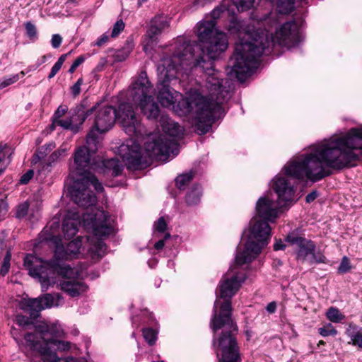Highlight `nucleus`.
Here are the masks:
<instances>
[{
	"label": "nucleus",
	"instance_id": "obj_1",
	"mask_svg": "<svg viewBox=\"0 0 362 362\" xmlns=\"http://www.w3.org/2000/svg\"><path fill=\"white\" fill-rule=\"evenodd\" d=\"M301 41L298 23L295 21L284 23L275 35L267 30H256L248 32L236 43L235 51L229 60L231 70L239 81L251 76L259 64V58L262 54H269L277 45L280 47H291Z\"/></svg>",
	"mask_w": 362,
	"mask_h": 362
},
{
	"label": "nucleus",
	"instance_id": "obj_2",
	"mask_svg": "<svg viewBox=\"0 0 362 362\" xmlns=\"http://www.w3.org/2000/svg\"><path fill=\"white\" fill-rule=\"evenodd\" d=\"M152 88L146 72L141 71L138 78L132 84L130 97L148 119L160 122L165 133L148 138L144 143L146 153L151 158L166 161L170 153L174 155L177 153H175L178 144L174 138L180 136L182 129L177 123L161 113L158 104L151 95Z\"/></svg>",
	"mask_w": 362,
	"mask_h": 362
},
{
	"label": "nucleus",
	"instance_id": "obj_3",
	"mask_svg": "<svg viewBox=\"0 0 362 362\" xmlns=\"http://www.w3.org/2000/svg\"><path fill=\"white\" fill-rule=\"evenodd\" d=\"M362 151V127L351 128L345 135L332 139L317 146V153L308 158L300 168H308V177L317 182L330 176L333 170L352 167L359 160L354 150Z\"/></svg>",
	"mask_w": 362,
	"mask_h": 362
},
{
	"label": "nucleus",
	"instance_id": "obj_4",
	"mask_svg": "<svg viewBox=\"0 0 362 362\" xmlns=\"http://www.w3.org/2000/svg\"><path fill=\"white\" fill-rule=\"evenodd\" d=\"M197 37L199 42L178 37L172 54L186 66V70L192 71L193 67L210 70L212 62L228 48L227 35L214 28L213 21H202L197 26Z\"/></svg>",
	"mask_w": 362,
	"mask_h": 362
},
{
	"label": "nucleus",
	"instance_id": "obj_5",
	"mask_svg": "<svg viewBox=\"0 0 362 362\" xmlns=\"http://www.w3.org/2000/svg\"><path fill=\"white\" fill-rule=\"evenodd\" d=\"M24 267L30 276L40 282L42 291L55 284L59 277L62 279L59 282L60 289L72 298L79 296L88 288L84 282L73 279L75 275L73 268L56 260L44 261L28 254L24 257Z\"/></svg>",
	"mask_w": 362,
	"mask_h": 362
},
{
	"label": "nucleus",
	"instance_id": "obj_6",
	"mask_svg": "<svg viewBox=\"0 0 362 362\" xmlns=\"http://www.w3.org/2000/svg\"><path fill=\"white\" fill-rule=\"evenodd\" d=\"M200 69L206 75V86L209 91V97H202L195 103L197 122L195 130L199 134H205L209 132L212 124L225 115L222 103L228 99L229 92L223 86V79L219 77V72L214 69V62L210 70L202 67Z\"/></svg>",
	"mask_w": 362,
	"mask_h": 362
},
{
	"label": "nucleus",
	"instance_id": "obj_7",
	"mask_svg": "<svg viewBox=\"0 0 362 362\" xmlns=\"http://www.w3.org/2000/svg\"><path fill=\"white\" fill-rule=\"evenodd\" d=\"M219 300L214 302L210 327L213 331V346L221 351L219 362H241L240 348L237 341L238 328L232 319V306L229 301L220 305Z\"/></svg>",
	"mask_w": 362,
	"mask_h": 362
},
{
	"label": "nucleus",
	"instance_id": "obj_8",
	"mask_svg": "<svg viewBox=\"0 0 362 362\" xmlns=\"http://www.w3.org/2000/svg\"><path fill=\"white\" fill-rule=\"evenodd\" d=\"M96 105L98 107L93 111L95 112L93 124L89 132L94 131L97 136L98 133H105L113 127L116 119H119L128 135L138 137L142 134V127L132 104L122 103L119 104L118 110L112 105L101 106L100 103L94 105Z\"/></svg>",
	"mask_w": 362,
	"mask_h": 362
},
{
	"label": "nucleus",
	"instance_id": "obj_9",
	"mask_svg": "<svg viewBox=\"0 0 362 362\" xmlns=\"http://www.w3.org/2000/svg\"><path fill=\"white\" fill-rule=\"evenodd\" d=\"M185 67L181 61L175 59V56L173 54L163 57L158 64L157 98L163 107H168L175 103V95L177 92L170 86V83L173 80L177 79L180 72L182 71L186 74L191 72L190 70H186Z\"/></svg>",
	"mask_w": 362,
	"mask_h": 362
},
{
	"label": "nucleus",
	"instance_id": "obj_10",
	"mask_svg": "<svg viewBox=\"0 0 362 362\" xmlns=\"http://www.w3.org/2000/svg\"><path fill=\"white\" fill-rule=\"evenodd\" d=\"M317 153V147L315 151L310 153L304 158L293 160L284 166L286 175H277L274 179L273 189L278 197L279 205L284 206L286 204L291 203L294 199L295 189L294 185L291 182L290 178L303 179L306 177L308 180L314 182L311 179L308 177V168H305V170L300 172L301 170L300 167L306 162L307 159L312 155Z\"/></svg>",
	"mask_w": 362,
	"mask_h": 362
},
{
	"label": "nucleus",
	"instance_id": "obj_11",
	"mask_svg": "<svg viewBox=\"0 0 362 362\" xmlns=\"http://www.w3.org/2000/svg\"><path fill=\"white\" fill-rule=\"evenodd\" d=\"M49 326L47 324L39 325L36 330L40 334L42 341L37 334L27 333L25 335L26 346L30 350L37 352L43 362H60L56 351H66L70 349V343L56 339H49Z\"/></svg>",
	"mask_w": 362,
	"mask_h": 362
},
{
	"label": "nucleus",
	"instance_id": "obj_12",
	"mask_svg": "<svg viewBox=\"0 0 362 362\" xmlns=\"http://www.w3.org/2000/svg\"><path fill=\"white\" fill-rule=\"evenodd\" d=\"M269 221L253 218L250 221V230L247 241L243 252H238L235 262L243 265L251 262L261 252L271 237V227Z\"/></svg>",
	"mask_w": 362,
	"mask_h": 362
},
{
	"label": "nucleus",
	"instance_id": "obj_13",
	"mask_svg": "<svg viewBox=\"0 0 362 362\" xmlns=\"http://www.w3.org/2000/svg\"><path fill=\"white\" fill-rule=\"evenodd\" d=\"M84 226L91 228L93 235L97 237L91 244L90 250L98 257H102L106 250V245L102 238L107 237L114 232V228L110 223V216L104 210L95 211L83 214Z\"/></svg>",
	"mask_w": 362,
	"mask_h": 362
},
{
	"label": "nucleus",
	"instance_id": "obj_14",
	"mask_svg": "<svg viewBox=\"0 0 362 362\" xmlns=\"http://www.w3.org/2000/svg\"><path fill=\"white\" fill-rule=\"evenodd\" d=\"M98 146V136L94 131L88 132L86 146L81 147L75 152L74 164L69 168V177L71 180H77L90 173V156L97 152Z\"/></svg>",
	"mask_w": 362,
	"mask_h": 362
},
{
	"label": "nucleus",
	"instance_id": "obj_15",
	"mask_svg": "<svg viewBox=\"0 0 362 362\" xmlns=\"http://www.w3.org/2000/svg\"><path fill=\"white\" fill-rule=\"evenodd\" d=\"M97 107V105L90 106L88 98H85L69 110L70 116L68 118L62 119L55 122V124L62 127L64 129L70 130L74 134H76L81 129L82 124L93 114V111Z\"/></svg>",
	"mask_w": 362,
	"mask_h": 362
},
{
	"label": "nucleus",
	"instance_id": "obj_16",
	"mask_svg": "<svg viewBox=\"0 0 362 362\" xmlns=\"http://www.w3.org/2000/svg\"><path fill=\"white\" fill-rule=\"evenodd\" d=\"M47 227H45L43 230V234H42L41 238L42 240L52 241L58 239L59 241H55L56 248L54 251V257L56 261L59 262V259H69L74 257L80 250L82 245V238L77 237L74 240L70 241L66 247L62 244L59 243L61 240L57 236L54 235L52 233L47 232Z\"/></svg>",
	"mask_w": 362,
	"mask_h": 362
},
{
	"label": "nucleus",
	"instance_id": "obj_17",
	"mask_svg": "<svg viewBox=\"0 0 362 362\" xmlns=\"http://www.w3.org/2000/svg\"><path fill=\"white\" fill-rule=\"evenodd\" d=\"M119 153L123 161L130 168H144L147 162L143 158L141 146L136 141L130 140L119 147Z\"/></svg>",
	"mask_w": 362,
	"mask_h": 362
},
{
	"label": "nucleus",
	"instance_id": "obj_18",
	"mask_svg": "<svg viewBox=\"0 0 362 362\" xmlns=\"http://www.w3.org/2000/svg\"><path fill=\"white\" fill-rule=\"evenodd\" d=\"M72 184L68 187L71 199L79 206L88 208L94 205L97 198L93 192L87 189L78 180H71Z\"/></svg>",
	"mask_w": 362,
	"mask_h": 362
},
{
	"label": "nucleus",
	"instance_id": "obj_19",
	"mask_svg": "<svg viewBox=\"0 0 362 362\" xmlns=\"http://www.w3.org/2000/svg\"><path fill=\"white\" fill-rule=\"evenodd\" d=\"M169 26L167 18L162 15L156 16L150 22L146 31L147 42L144 46V50L146 52L148 47L152 48L157 43L158 36Z\"/></svg>",
	"mask_w": 362,
	"mask_h": 362
},
{
	"label": "nucleus",
	"instance_id": "obj_20",
	"mask_svg": "<svg viewBox=\"0 0 362 362\" xmlns=\"http://www.w3.org/2000/svg\"><path fill=\"white\" fill-rule=\"evenodd\" d=\"M245 279V276L233 275L230 278L223 276L219 284V293L217 296L224 299L225 302L229 301L231 304L230 298L235 294L241 286V283Z\"/></svg>",
	"mask_w": 362,
	"mask_h": 362
},
{
	"label": "nucleus",
	"instance_id": "obj_21",
	"mask_svg": "<svg viewBox=\"0 0 362 362\" xmlns=\"http://www.w3.org/2000/svg\"><path fill=\"white\" fill-rule=\"evenodd\" d=\"M285 240L292 245H297L298 247V255L303 258L311 255L315 250L316 247L313 241L300 237L294 232L289 233Z\"/></svg>",
	"mask_w": 362,
	"mask_h": 362
},
{
	"label": "nucleus",
	"instance_id": "obj_22",
	"mask_svg": "<svg viewBox=\"0 0 362 362\" xmlns=\"http://www.w3.org/2000/svg\"><path fill=\"white\" fill-rule=\"evenodd\" d=\"M257 214L260 218L269 221L277 216V207L275 202L268 197H260L256 204Z\"/></svg>",
	"mask_w": 362,
	"mask_h": 362
},
{
	"label": "nucleus",
	"instance_id": "obj_23",
	"mask_svg": "<svg viewBox=\"0 0 362 362\" xmlns=\"http://www.w3.org/2000/svg\"><path fill=\"white\" fill-rule=\"evenodd\" d=\"M142 313L144 316L142 323L149 326L142 329L143 336L146 341L150 346H152L156 343L157 339L158 331L156 328L153 327L155 325H156L157 322L153 315V313H149L146 310L142 311Z\"/></svg>",
	"mask_w": 362,
	"mask_h": 362
},
{
	"label": "nucleus",
	"instance_id": "obj_24",
	"mask_svg": "<svg viewBox=\"0 0 362 362\" xmlns=\"http://www.w3.org/2000/svg\"><path fill=\"white\" fill-rule=\"evenodd\" d=\"M80 218L78 213H74L71 216L68 214L62 223V231L65 238H72L78 232V223L77 221Z\"/></svg>",
	"mask_w": 362,
	"mask_h": 362
},
{
	"label": "nucleus",
	"instance_id": "obj_25",
	"mask_svg": "<svg viewBox=\"0 0 362 362\" xmlns=\"http://www.w3.org/2000/svg\"><path fill=\"white\" fill-rule=\"evenodd\" d=\"M202 196V188L200 185L195 184L188 189L185 201L187 206H194L199 204Z\"/></svg>",
	"mask_w": 362,
	"mask_h": 362
},
{
	"label": "nucleus",
	"instance_id": "obj_26",
	"mask_svg": "<svg viewBox=\"0 0 362 362\" xmlns=\"http://www.w3.org/2000/svg\"><path fill=\"white\" fill-rule=\"evenodd\" d=\"M79 182L83 183V185H86V187L88 189L90 185H92L95 190L98 192H103L104 190V187L100 182H99L98 179L95 176V175L92 174L90 172L86 173V175L83 177H79L77 178Z\"/></svg>",
	"mask_w": 362,
	"mask_h": 362
},
{
	"label": "nucleus",
	"instance_id": "obj_27",
	"mask_svg": "<svg viewBox=\"0 0 362 362\" xmlns=\"http://www.w3.org/2000/svg\"><path fill=\"white\" fill-rule=\"evenodd\" d=\"M102 164L105 170L111 172L113 177L119 175L123 170V165L117 158L104 160Z\"/></svg>",
	"mask_w": 362,
	"mask_h": 362
},
{
	"label": "nucleus",
	"instance_id": "obj_28",
	"mask_svg": "<svg viewBox=\"0 0 362 362\" xmlns=\"http://www.w3.org/2000/svg\"><path fill=\"white\" fill-rule=\"evenodd\" d=\"M349 327L350 329L346 331V334L350 337L352 344L362 349V328L351 325Z\"/></svg>",
	"mask_w": 362,
	"mask_h": 362
},
{
	"label": "nucleus",
	"instance_id": "obj_29",
	"mask_svg": "<svg viewBox=\"0 0 362 362\" xmlns=\"http://www.w3.org/2000/svg\"><path fill=\"white\" fill-rule=\"evenodd\" d=\"M40 299L45 308H47L53 305H58V302L62 300V297L59 293H46L40 296Z\"/></svg>",
	"mask_w": 362,
	"mask_h": 362
},
{
	"label": "nucleus",
	"instance_id": "obj_30",
	"mask_svg": "<svg viewBox=\"0 0 362 362\" xmlns=\"http://www.w3.org/2000/svg\"><path fill=\"white\" fill-rule=\"evenodd\" d=\"M296 0H279L277 11L282 14H288L295 8Z\"/></svg>",
	"mask_w": 362,
	"mask_h": 362
},
{
	"label": "nucleus",
	"instance_id": "obj_31",
	"mask_svg": "<svg viewBox=\"0 0 362 362\" xmlns=\"http://www.w3.org/2000/svg\"><path fill=\"white\" fill-rule=\"evenodd\" d=\"M194 173L192 171L178 175L175 178V184L177 187L180 190L185 189L186 186L188 185L192 181Z\"/></svg>",
	"mask_w": 362,
	"mask_h": 362
},
{
	"label": "nucleus",
	"instance_id": "obj_32",
	"mask_svg": "<svg viewBox=\"0 0 362 362\" xmlns=\"http://www.w3.org/2000/svg\"><path fill=\"white\" fill-rule=\"evenodd\" d=\"M327 318L332 322H340L344 319V315H342L338 308L331 307L326 313Z\"/></svg>",
	"mask_w": 362,
	"mask_h": 362
},
{
	"label": "nucleus",
	"instance_id": "obj_33",
	"mask_svg": "<svg viewBox=\"0 0 362 362\" xmlns=\"http://www.w3.org/2000/svg\"><path fill=\"white\" fill-rule=\"evenodd\" d=\"M25 309L39 313L40 310L45 309V306L42 305L40 297L37 298L29 299L25 305Z\"/></svg>",
	"mask_w": 362,
	"mask_h": 362
},
{
	"label": "nucleus",
	"instance_id": "obj_34",
	"mask_svg": "<svg viewBox=\"0 0 362 362\" xmlns=\"http://www.w3.org/2000/svg\"><path fill=\"white\" fill-rule=\"evenodd\" d=\"M194 103L188 98H183L177 103V107L182 114L187 115L192 112L194 109Z\"/></svg>",
	"mask_w": 362,
	"mask_h": 362
},
{
	"label": "nucleus",
	"instance_id": "obj_35",
	"mask_svg": "<svg viewBox=\"0 0 362 362\" xmlns=\"http://www.w3.org/2000/svg\"><path fill=\"white\" fill-rule=\"evenodd\" d=\"M11 250H7L6 255L4 257L0 269V275L5 276L9 272L11 267Z\"/></svg>",
	"mask_w": 362,
	"mask_h": 362
},
{
	"label": "nucleus",
	"instance_id": "obj_36",
	"mask_svg": "<svg viewBox=\"0 0 362 362\" xmlns=\"http://www.w3.org/2000/svg\"><path fill=\"white\" fill-rule=\"evenodd\" d=\"M233 4L239 11H245L250 9L254 4L255 0H232Z\"/></svg>",
	"mask_w": 362,
	"mask_h": 362
},
{
	"label": "nucleus",
	"instance_id": "obj_37",
	"mask_svg": "<svg viewBox=\"0 0 362 362\" xmlns=\"http://www.w3.org/2000/svg\"><path fill=\"white\" fill-rule=\"evenodd\" d=\"M318 332L320 335L324 337L328 336H335L337 334V329L331 323H327L322 327L318 329Z\"/></svg>",
	"mask_w": 362,
	"mask_h": 362
},
{
	"label": "nucleus",
	"instance_id": "obj_38",
	"mask_svg": "<svg viewBox=\"0 0 362 362\" xmlns=\"http://www.w3.org/2000/svg\"><path fill=\"white\" fill-rule=\"evenodd\" d=\"M29 206V202L27 201L20 204L16 209V217L17 218H24L28 214Z\"/></svg>",
	"mask_w": 362,
	"mask_h": 362
},
{
	"label": "nucleus",
	"instance_id": "obj_39",
	"mask_svg": "<svg viewBox=\"0 0 362 362\" xmlns=\"http://www.w3.org/2000/svg\"><path fill=\"white\" fill-rule=\"evenodd\" d=\"M25 28L26 31V35L30 40H33L37 38V28L33 23H32L30 21L27 22L25 24Z\"/></svg>",
	"mask_w": 362,
	"mask_h": 362
},
{
	"label": "nucleus",
	"instance_id": "obj_40",
	"mask_svg": "<svg viewBox=\"0 0 362 362\" xmlns=\"http://www.w3.org/2000/svg\"><path fill=\"white\" fill-rule=\"evenodd\" d=\"M351 269L349 259L344 256L342 257L340 264L338 267V273L346 274Z\"/></svg>",
	"mask_w": 362,
	"mask_h": 362
},
{
	"label": "nucleus",
	"instance_id": "obj_41",
	"mask_svg": "<svg viewBox=\"0 0 362 362\" xmlns=\"http://www.w3.org/2000/svg\"><path fill=\"white\" fill-rule=\"evenodd\" d=\"M68 112V107L66 105H59L57 110L54 112L52 121L54 124L57 121L62 119L61 118Z\"/></svg>",
	"mask_w": 362,
	"mask_h": 362
},
{
	"label": "nucleus",
	"instance_id": "obj_42",
	"mask_svg": "<svg viewBox=\"0 0 362 362\" xmlns=\"http://www.w3.org/2000/svg\"><path fill=\"white\" fill-rule=\"evenodd\" d=\"M226 10V8L223 6H218L215 8L211 12V19L208 21H213L214 23V28H216V20L219 18L221 16V14L223 13Z\"/></svg>",
	"mask_w": 362,
	"mask_h": 362
},
{
	"label": "nucleus",
	"instance_id": "obj_43",
	"mask_svg": "<svg viewBox=\"0 0 362 362\" xmlns=\"http://www.w3.org/2000/svg\"><path fill=\"white\" fill-rule=\"evenodd\" d=\"M124 28V23L122 20L117 21L113 25L111 33L112 37H117Z\"/></svg>",
	"mask_w": 362,
	"mask_h": 362
},
{
	"label": "nucleus",
	"instance_id": "obj_44",
	"mask_svg": "<svg viewBox=\"0 0 362 362\" xmlns=\"http://www.w3.org/2000/svg\"><path fill=\"white\" fill-rule=\"evenodd\" d=\"M62 329L57 327V325H49V339H56L60 337L62 335Z\"/></svg>",
	"mask_w": 362,
	"mask_h": 362
},
{
	"label": "nucleus",
	"instance_id": "obj_45",
	"mask_svg": "<svg viewBox=\"0 0 362 362\" xmlns=\"http://www.w3.org/2000/svg\"><path fill=\"white\" fill-rule=\"evenodd\" d=\"M83 83L82 78H79L77 81L71 87V91L72 95L76 98L81 93V86Z\"/></svg>",
	"mask_w": 362,
	"mask_h": 362
},
{
	"label": "nucleus",
	"instance_id": "obj_46",
	"mask_svg": "<svg viewBox=\"0 0 362 362\" xmlns=\"http://www.w3.org/2000/svg\"><path fill=\"white\" fill-rule=\"evenodd\" d=\"M155 230L158 232L163 233L167 228V223L163 217H160L154 223Z\"/></svg>",
	"mask_w": 362,
	"mask_h": 362
},
{
	"label": "nucleus",
	"instance_id": "obj_47",
	"mask_svg": "<svg viewBox=\"0 0 362 362\" xmlns=\"http://www.w3.org/2000/svg\"><path fill=\"white\" fill-rule=\"evenodd\" d=\"M85 61V57L83 56V55H81L79 57H78L76 60L73 62V64L71 65L69 69V73L70 74H73L76 69L81 64L83 63V62Z\"/></svg>",
	"mask_w": 362,
	"mask_h": 362
},
{
	"label": "nucleus",
	"instance_id": "obj_48",
	"mask_svg": "<svg viewBox=\"0 0 362 362\" xmlns=\"http://www.w3.org/2000/svg\"><path fill=\"white\" fill-rule=\"evenodd\" d=\"M19 79V75L18 74H14L10 77H8V78H5L1 83V86H3V88L9 86V85H11L14 83H16V81H18V80Z\"/></svg>",
	"mask_w": 362,
	"mask_h": 362
},
{
	"label": "nucleus",
	"instance_id": "obj_49",
	"mask_svg": "<svg viewBox=\"0 0 362 362\" xmlns=\"http://www.w3.org/2000/svg\"><path fill=\"white\" fill-rule=\"evenodd\" d=\"M34 175L33 170H28L25 173H24L20 179V183L21 185L28 184L30 180L33 178Z\"/></svg>",
	"mask_w": 362,
	"mask_h": 362
},
{
	"label": "nucleus",
	"instance_id": "obj_50",
	"mask_svg": "<svg viewBox=\"0 0 362 362\" xmlns=\"http://www.w3.org/2000/svg\"><path fill=\"white\" fill-rule=\"evenodd\" d=\"M311 255H313V259L311 260V262L325 263L327 261L325 256L320 252H313V253H312Z\"/></svg>",
	"mask_w": 362,
	"mask_h": 362
},
{
	"label": "nucleus",
	"instance_id": "obj_51",
	"mask_svg": "<svg viewBox=\"0 0 362 362\" xmlns=\"http://www.w3.org/2000/svg\"><path fill=\"white\" fill-rule=\"evenodd\" d=\"M62 42V37L59 34H54L52 36L51 45L53 48H59Z\"/></svg>",
	"mask_w": 362,
	"mask_h": 362
},
{
	"label": "nucleus",
	"instance_id": "obj_52",
	"mask_svg": "<svg viewBox=\"0 0 362 362\" xmlns=\"http://www.w3.org/2000/svg\"><path fill=\"white\" fill-rule=\"evenodd\" d=\"M16 322L18 325L21 326H24L28 325L30 323V320L29 319V317L25 315H18L16 316Z\"/></svg>",
	"mask_w": 362,
	"mask_h": 362
},
{
	"label": "nucleus",
	"instance_id": "obj_53",
	"mask_svg": "<svg viewBox=\"0 0 362 362\" xmlns=\"http://www.w3.org/2000/svg\"><path fill=\"white\" fill-rule=\"evenodd\" d=\"M170 237V235L169 233H166L165 235V237L162 240H159L158 242H156L154 245V247L157 250H160L163 248L165 245V240H167Z\"/></svg>",
	"mask_w": 362,
	"mask_h": 362
},
{
	"label": "nucleus",
	"instance_id": "obj_54",
	"mask_svg": "<svg viewBox=\"0 0 362 362\" xmlns=\"http://www.w3.org/2000/svg\"><path fill=\"white\" fill-rule=\"evenodd\" d=\"M318 195H319V193L317 190H313V191L310 192L309 194H307V196L305 197L306 202L311 203L312 202H313L314 200H315L317 199Z\"/></svg>",
	"mask_w": 362,
	"mask_h": 362
},
{
	"label": "nucleus",
	"instance_id": "obj_55",
	"mask_svg": "<svg viewBox=\"0 0 362 362\" xmlns=\"http://www.w3.org/2000/svg\"><path fill=\"white\" fill-rule=\"evenodd\" d=\"M62 66H61L60 64H59L56 62L54 64V66H52L51 71L48 75V79L52 78L57 74V72L61 69Z\"/></svg>",
	"mask_w": 362,
	"mask_h": 362
},
{
	"label": "nucleus",
	"instance_id": "obj_56",
	"mask_svg": "<svg viewBox=\"0 0 362 362\" xmlns=\"http://www.w3.org/2000/svg\"><path fill=\"white\" fill-rule=\"evenodd\" d=\"M132 48H133V46L130 45L129 49L127 52H125L124 51L119 52L116 55L117 59L120 62L124 61L128 57V55L130 52V50L132 49Z\"/></svg>",
	"mask_w": 362,
	"mask_h": 362
},
{
	"label": "nucleus",
	"instance_id": "obj_57",
	"mask_svg": "<svg viewBox=\"0 0 362 362\" xmlns=\"http://www.w3.org/2000/svg\"><path fill=\"white\" fill-rule=\"evenodd\" d=\"M109 36L105 33L98 39L95 45L98 47H101L107 42Z\"/></svg>",
	"mask_w": 362,
	"mask_h": 362
},
{
	"label": "nucleus",
	"instance_id": "obj_58",
	"mask_svg": "<svg viewBox=\"0 0 362 362\" xmlns=\"http://www.w3.org/2000/svg\"><path fill=\"white\" fill-rule=\"evenodd\" d=\"M8 211V204L4 200H0V216H4Z\"/></svg>",
	"mask_w": 362,
	"mask_h": 362
},
{
	"label": "nucleus",
	"instance_id": "obj_59",
	"mask_svg": "<svg viewBox=\"0 0 362 362\" xmlns=\"http://www.w3.org/2000/svg\"><path fill=\"white\" fill-rule=\"evenodd\" d=\"M266 310L268 313H274L276 310V304L275 302H271L269 303L267 307H266Z\"/></svg>",
	"mask_w": 362,
	"mask_h": 362
},
{
	"label": "nucleus",
	"instance_id": "obj_60",
	"mask_svg": "<svg viewBox=\"0 0 362 362\" xmlns=\"http://www.w3.org/2000/svg\"><path fill=\"white\" fill-rule=\"evenodd\" d=\"M285 247H286V245L284 244V243L281 241V240H277L276 242V243L274 245V250L276 251L284 250Z\"/></svg>",
	"mask_w": 362,
	"mask_h": 362
},
{
	"label": "nucleus",
	"instance_id": "obj_61",
	"mask_svg": "<svg viewBox=\"0 0 362 362\" xmlns=\"http://www.w3.org/2000/svg\"><path fill=\"white\" fill-rule=\"evenodd\" d=\"M67 56H68V54H64L61 55L59 57V58L58 59L57 63L60 64L61 66H62L64 62H65Z\"/></svg>",
	"mask_w": 362,
	"mask_h": 362
},
{
	"label": "nucleus",
	"instance_id": "obj_62",
	"mask_svg": "<svg viewBox=\"0 0 362 362\" xmlns=\"http://www.w3.org/2000/svg\"><path fill=\"white\" fill-rule=\"evenodd\" d=\"M64 362H79L78 359L74 357H68L64 360Z\"/></svg>",
	"mask_w": 362,
	"mask_h": 362
},
{
	"label": "nucleus",
	"instance_id": "obj_63",
	"mask_svg": "<svg viewBox=\"0 0 362 362\" xmlns=\"http://www.w3.org/2000/svg\"><path fill=\"white\" fill-rule=\"evenodd\" d=\"M47 60V55H43L41 58V61L37 62V66L41 65L42 64L45 63Z\"/></svg>",
	"mask_w": 362,
	"mask_h": 362
},
{
	"label": "nucleus",
	"instance_id": "obj_64",
	"mask_svg": "<svg viewBox=\"0 0 362 362\" xmlns=\"http://www.w3.org/2000/svg\"><path fill=\"white\" fill-rule=\"evenodd\" d=\"M58 157V154L55 151L49 157L50 159H52V160H54L55 158H57Z\"/></svg>",
	"mask_w": 362,
	"mask_h": 362
}]
</instances>
